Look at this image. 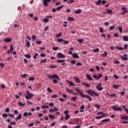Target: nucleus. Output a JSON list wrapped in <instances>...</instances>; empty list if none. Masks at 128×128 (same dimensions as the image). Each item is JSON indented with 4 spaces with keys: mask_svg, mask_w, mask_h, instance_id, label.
I'll list each match as a JSON object with an SVG mask.
<instances>
[{
    "mask_svg": "<svg viewBox=\"0 0 128 128\" xmlns=\"http://www.w3.org/2000/svg\"><path fill=\"white\" fill-rule=\"evenodd\" d=\"M32 96H34V94H32V93H30V96H25V98L26 100H30V98H32Z\"/></svg>",
    "mask_w": 128,
    "mask_h": 128,
    "instance_id": "obj_11",
    "label": "nucleus"
},
{
    "mask_svg": "<svg viewBox=\"0 0 128 128\" xmlns=\"http://www.w3.org/2000/svg\"><path fill=\"white\" fill-rule=\"evenodd\" d=\"M64 6V5H62V6H59L58 7L56 10H58V12L60 11V10H62V8H63Z\"/></svg>",
    "mask_w": 128,
    "mask_h": 128,
    "instance_id": "obj_28",
    "label": "nucleus"
},
{
    "mask_svg": "<svg viewBox=\"0 0 128 128\" xmlns=\"http://www.w3.org/2000/svg\"><path fill=\"white\" fill-rule=\"evenodd\" d=\"M96 114H97V116H100V114H102V116H104H104H107L108 115V114H105L102 112H98Z\"/></svg>",
    "mask_w": 128,
    "mask_h": 128,
    "instance_id": "obj_16",
    "label": "nucleus"
},
{
    "mask_svg": "<svg viewBox=\"0 0 128 128\" xmlns=\"http://www.w3.org/2000/svg\"><path fill=\"white\" fill-rule=\"evenodd\" d=\"M116 48H117V50H124V48L123 47H120L118 46H116Z\"/></svg>",
    "mask_w": 128,
    "mask_h": 128,
    "instance_id": "obj_24",
    "label": "nucleus"
},
{
    "mask_svg": "<svg viewBox=\"0 0 128 128\" xmlns=\"http://www.w3.org/2000/svg\"><path fill=\"white\" fill-rule=\"evenodd\" d=\"M82 84H84V86H87V88H90V84L88 83H85L84 82H82Z\"/></svg>",
    "mask_w": 128,
    "mask_h": 128,
    "instance_id": "obj_31",
    "label": "nucleus"
},
{
    "mask_svg": "<svg viewBox=\"0 0 128 128\" xmlns=\"http://www.w3.org/2000/svg\"><path fill=\"white\" fill-rule=\"evenodd\" d=\"M128 44H125L124 46V50H128Z\"/></svg>",
    "mask_w": 128,
    "mask_h": 128,
    "instance_id": "obj_52",
    "label": "nucleus"
},
{
    "mask_svg": "<svg viewBox=\"0 0 128 128\" xmlns=\"http://www.w3.org/2000/svg\"><path fill=\"white\" fill-rule=\"evenodd\" d=\"M62 34V32H60L58 34H56V38H60Z\"/></svg>",
    "mask_w": 128,
    "mask_h": 128,
    "instance_id": "obj_37",
    "label": "nucleus"
},
{
    "mask_svg": "<svg viewBox=\"0 0 128 128\" xmlns=\"http://www.w3.org/2000/svg\"><path fill=\"white\" fill-rule=\"evenodd\" d=\"M24 56L25 58H31L32 56H30V54H24V53H23Z\"/></svg>",
    "mask_w": 128,
    "mask_h": 128,
    "instance_id": "obj_20",
    "label": "nucleus"
},
{
    "mask_svg": "<svg viewBox=\"0 0 128 128\" xmlns=\"http://www.w3.org/2000/svg\"><path fill=\"white\" fill-rule=\"evenodd\" d=\"M57 62H58L60 64H62V66H64V64H66V63H64V62H66V60H58Z\"/></svg>",
    "mask_w": 128,
    "mask_h": 128,
    "instance_id": "obj_9",
    "label": "nucleus"
},
{
    "mask_svg": "<svg viewBox=\"0 0 128 128\" xmlns=\"http://www.w3.org/2000/svg\"><path fill=\"white\" fill-rule=\"evenodd\" d=\"M122 38H123L124 40H125V42H128V36H124Z\"/></svg>",
    "mask_w": 128,
    "mask_h": 128,
    "instance_id": "obj_27",
    "label": "nucleus"
},
{
    "mask_svg": "<svg viewBox=\"0 0 128 128\" xmlns=\"http://www.w3.org/2000/svg\"><path fill=\"white\" fill-rule=\"evenodd\" d=\"M113 110H116V112H120V110H121L122 112V108L120 107H118L116 105L114 106H111Z\"/></svg>",
    "mask_w": 128,
    "mask_h": 128,
    "instance_id": "obj_4",
    "label": "nucleus"
},
{
    "mask_svg": "<svg viewBox=\"0 0 128 128\" xmlns=\"http://www.w3.org/2000/svg\"><path fill=\"white\" fill-rule=\"evenodd\" d=\"M96 70H100V66H96Z\"/></svg>",
    "mask_w": 128,
    "mask_h": 128,
    "instance_id": "obj_63",
    "label": "nucleus"
},
{
    "mask_svg": "<svg viewBox=\"0 0 128 128\" xmlns=\"http://www.w3.org/2000/svg\"><path fill=\"white\" fill-rule=\"evenodd\" d=\"M110 118H106V119H104L103 120H102L101 122H110Z\"/></svg>",
    "mask_w": 128,
    "mask_h": 128,
    "instance_id": "obj_17",
    "label": "nucleus"
},
{
    "mask_svg": "<svg viewBox=\"0 0 128 128\" xmlns=\"http://www.w3.org/2000/svg\"><path fill=\"white\" fill-rule=\"evenodd\" d=\"M102 56L103 58H106V56H108V52H104V54H102Z\"/></svg>",
    "mask_w": 128,
    "mask_h": 128,
    "instance_id": "obj_26",
    "label": "nucleus"
},
{
    "mask_svg": "<svg viewBox=\"0 0 128 128\" xmlns=\"http://www.w3.org/2000/svg\"><path fill=\"white\" fill-rule=\"evenodd\" d=\"M118 30H119V32H120L121 34H122V26H119V27H118Z\"/></svg>",
    "mask_w": 128,
    "mask_h": 128,
    "instance_id": "obj_42",
    "label": "nucleus"
},
{
    "mask_svg": "<svg viewBox=\"0 0 128 128\" xmlns=\"http://www.w3.org/2000/svg\"><path fill=\"white\" fill-rule=\"evenodd\" d=\"M66 90L68 92H70V94H72L73 92L72 90H70L68 88H66Z\"/></svg>",
    "mask_w": 128,
    "mask_h": 128,
    "instance_id": "obj_36",
    "label": "nucleus"
},
{
    "mask_svg": "<svg viewBox=\"0 0 128 128\" xmlns=\"http://www.w3.org/2000/svg\"><path fill=\"white\" fill-rule=\"evenodd\" d=\"M84 39H78V42H80V44H82L84 42Z\"/></svg>",
    "mask_w": 128,
    "mask_h": 128,
    "instance_id": "obj_33",
    "label": "nucleus"
},
{
    "mask_svg": "<svg viewBox=\"0 0 128 128\" xmlns=\"http://www.w3.org/2000/svg\"><path fill=\"white\" fill-rule=\"evenodd\" d=\"M118 88H120V84H118V85L114 84L113 86V88H115V90H116V89Z\"/></svg>",
    "mask_w": 128,
    "mask_h": 128,
    "instance_id": "obj_22",
    "label": "nucleus"
},
{
    "mask_svg": "<svg viewBox=\"0 0 128 128\" xmlns=\"http://www.w3.org/2000/svg\"><path fill=\"white\" fill-rule=\"evenodd\" d=\"M57 55L58 56V58H66V56L62 52L58 53Z\"/></svg>",
    "mask_w": 128,
    "mask_h": 128,
    "instance_id": "obj_5",
    "label": "nucleus"
},
{
    "mask_svg": "<svg viewBox=\"0 0 128 128\" xmlns=\"http://www.w3.org/2000/svg\"><path fill=\"white\" fill-rule=\"evenodd\" d=\"M2 116L4 118H8V114H6V113H4V114H2Z\"/></svg>",
    "mask_w": 128,
    "mask_h": 128,
    "instance_id": "obj_35",
    "label": "nucleus"
},
{
    "mask_svg": "<svg viewBox=\"0 0 128 128\" xmlns=\"http://www.w3.org/2000/svg\"><path fill=\"white\" fill-rule=\"evenodd\" d=\"M76 92H78L79 94H80V96L82 98H87V100H89L90 102H92V98L90 97L89 95L88 94H84V92H82V91L80 90V89L78 88H76Z\"/></svg>",
    "mask_w": 128,
    "mask_h": 128,
    "instance_id": "obj_1",
    "label": "nucleus"
},
{
    "mask_svg": "<svg viewBox=\"0 0 128 128\" xmlns=\"http://www.w3.org/2000/svg\"><path fill=\"white\" fill-rule=\"evenodd\" d=\"M107 95L108 96H111V98H116V94H112L107 93Z\"/></svg>",
    "mask_w": 128,
    "mask_h": 128,
    "instance_id": "obj_14",
    "label": "nucleus"
},
{
    "mask_svg": "<svg viewBox=\"0 0 128 128\" xmlns=\"http://www.w3.org/2000/svg\"><path fill=\"white\" fill-rule=\"evenodd\" d=\"M76 98H78L77 96L72 97L71 100H74V102H76Z\"/></svg>",
    "mask_w": 128,
    "mask_h": 128,
    "instance_id": "obj_47",
    "label": "nucleus"
},
{
    "mask_svg": "<svg viewBox=\"0 0 128 128\" xmlns=\"http://www.w3.org/2000/svg\"><path fill=\"white\" fill-rule=\"evenodd\" d=\"M68 20H72V22H74V18L72 17H69L68 18Z\"/></svg>",
    "mask_w": 128,
    "mask_h": 128,
    "instance_id": "obj_39",
    "label": "nucleus"
},
{
    "mask_svg": "<svg viewBox=\"0 0 128 128\" xmlns=\"http://www.w3.org/2000/svg\"><path fill=\"white\" fill-rule=\"evenodd\" d=\"M101 2H102V4L104 6L106 4V0H102Z\"/></svg>",
    "mask_w": 128,
    "mask_h": 128,
    "instance_id": "obj_50",
    "label": "nucleus"
},
{
    "mask_svg": "<svg viewBox=\"0 0 128 128\" xmlns=\"http://www.w3.org/2000/svg\"><path fill=\"white\" fill-rule=\"evenodd\" d=\"M47 90L49 92H52V90L50 89V88L48 87L47 88Z\"/></svg>",
    "mask_w": 128,
    "mask_h": 128,
    "instance_id": "obj_57",
    "label": "nucleus"
},
{
    "mask_svg": "<svg viewBox=\"0 0 128 128\" xmlns=\"http://www.w3.org/2000/svg\"><path fill=\"white\" fill-rule=\"evenodd\" d=\"M46 58H45L44 60H42L40 62V64H46Z\"/></svg>",
    "mask_w": 128,
    "mask_h": 128,
    "instance_id": "obj_53",
    "label": "nucleus"
},
{
    "mask_svg": "<svg viewBox=\"0 0 128 128\" xmlns=\"http://www.w3.org/2000/svg\"><path fill=\"white\" fill-rule=\"evenodd\" d=\"M52 82L54 83V84H58V80H56V79H54L52 80Z\"/></svg>",
    "mask_w": 128,
    "mask_h": 128,
    "instance_id": "obj_64",
    "label": "nucleus"
},
{
    "mask_svg": "<svg viewBox=\"0 0 128 128\" xmlns=\"http://www.w3.org/2000/svg\"><path fill=\"white\" fill-rule=\"evenodd\" d=\"M114 76L116 80H118V78H120V77L117 75L114 74Z\"/></svg>",
    "mask_w": 128,
    "mask_h": 128,
    "instance_id": "obj_58",
    "label": "nucleus"
},
{
    "mask_svg": "<svg viewBox=\"0 0 128 128\" xmlns=\"http://www.w3.org/2000/svg\"><path fill=\"white\" fill-rule=\"evenodd\" d=\"M94 106H96V108H98V110H100V106L97 104H95Z\"/></svg>",
    "mask_w": 128,
    "mask_h": 128,
    "instance_id": "obj_45",
    "label": "nucleus"
},
{
    "mask_svg": "<svg viewBox=\"0 0 128 128\" xmlns=\"http://www.w3.org/2000/svg\"><path fill=\"white\" fill-rule=\"evenodd\" d=\"M60 48L58 46H56V47H54L53 48V50H58Z\"/></svg>",
    "mask_w": 128,
    "mask_h": 128,
    "instance_id": "obj_61",
    "label": "nucleus"
},
{
    "mask_svg": "<svg viewBox=\"0 0 128 128\" xmlns=\"http://www.w3.org/2000/svg\"><path fill=\"white\" fill-rule=\"evenodd\" d=\"M72 58H80V56H78V53H74L72 54Z\"/></svg>",
    "mask_w": 128,
    "mask_h": 128,
    "instance_id": "obj_10",
    "label": "nucleus"
},
{
    "mask_svg": "<svg viewBox=\"0 0 128 128\" xmlns=\"http://www.w3.org/2000/svg\"><path fill=\"white\" fill-rule=\"evenodd\" d=\"M69 84H70V86H76V84H74V82H69Z\"/></svg>",
    "mask_w": 128,
    "mask_h": 128,
    "instance_id": "obj_51",
    "label": "nucleus"
},
{
    "mask_svg": "<svg viewBox=\"0 0 128 128\" xmlns=\"http://www.w3.org/2000/svg\"><path fill=\"white\" fill-rule=\"evenodd\" d=\"M38 38V37H36V35H32V40L33 42H34V40H36V38Z\"/></svg>",
    "mask_w": 128,
    "mask_h": 128,
    "instance_id": "obj_19",
    "label": "nucleus"
},
{
    "mask_svg": "<svg viewBox=\"0 0 128 128\" xmlns=\"http://www.w3.org/2000/svg\"><path fill=\"white\" fill-rule=\"evenodd\" d=\"M128 54H124V57L120 55V58H122V60H128Z\"/></svg>",
    "mask_w": 128,
    "mask_h": 128,
    "instance_id": "obj_8",
    "label": "nucleus"
},
{
    "mask_svg": "<svg viewBox=\"0 0 128 128\" xmlns=\"http://www.w3.org/2000/svg\"><path fill=\"white\" fill-rule=\"evenodd\" d=\"M48 116L51 120L52 118H56V117L54 115L49 114Z\"/></svg>",
    "mask_w": 128,
    "mask_h": 128,
    "instance_id": "obj_44",
    "label": "nucleus"
},
{
    "mask_svg": "<svg viewBox=\"0 0 128 128\" xmlns=\"http://www.w3.org/2000/svg\"><path fill=\"white\" fill-rule=\"evenodd\" d=\"M57 42H64V40L62 39V38H59V39L57 40Z\"/></svg>",
    "mask_w": 128,
    "mask_h": 128,
    "instance_id": "obj_43",
    "label": "nucleus"
},
{
    "mask_svg": "<svg viewBox=\"0 0 128 128\" xmlns=\"http://www.w3.org/2000/svg\"><path fill=\"white\" fill-rule=\"evenodd\" d=\"M74 78L77 84H80V78H78V77H74Z\"/></svg>",
    "mask_w": 128,
    "mask_h": 128,
    "instance_id": "obj_21",
    "label": "nucleus"
},
{
    "mask_svg": "<svg viewBox=\"0 0 128 128\" xmlns=\"http://www.w3.org/2000/svg\"><path fill=\"white\" fill-rule=\"evenodd\" d=\"M106 12L108 14H112V10L109 9V10H106Z\"/></svg>",
    "mask_w": 128,
    "mask_h": 128,
    "instance_id": "obj_23",
    "label": "nucleus"
},
{
    "mask_svg": "<svg viewBox=\"0 0 128 128\" xmlns=\"http://www.w3.org/2000/svg\"><path fill=\"white\" fill-rule=\"evenodd\" d=\"M48 76L49 78L52 80H55V78H56V80H60V76L56 74H54L52 76L48 75Z\"/></svg>",
    "mask_w": 128,
    "mask_h": 128,
    "instance_id": "obj_3",
    "label": "nucleus"
},
{
    "mask_svg": "<svg viewBox=\"0 0 128 128\" xmlns=\"http://www.w3.org/2000/svg\"><path fill=\"white\" fill-rule=\"evenodd\" d=\"M0 66H1L2 68H4V63L0 64Z\"/></svg>",
    "mask_w": 128,
    "mask_h": 128,
    "instance_id": "obj_62",
    "label": "nucleus"
},
{
    "mask_svg": "<svg viewBox=\"0 0 128 128\" xmlns=\"http://www.w3.org/2000/svg\"><path fill=\"white\" fill-rule=\"evenodd\" d=\"M114 28H116V25L110 26V28H109V30H114Z\"/></svg>",
    "mask_w": 128,
    "mask_h": 128,
    "instance_id": "obj_32",
    "label": "nucleus"
},
{
    "mask_svg": "<svg viewBox=\"0 0 128 128\" xmlns=\"http://www.w3.org/2000/svg\"><path fill=\"white\" fill-rule=\"evenodd\" d=\"M100 30V32H101L102 34V32H104V28H99Z\"/></svg>",
    "mask_w": 128,
    "mask_h": 128,
    "instance_id": "obj_59",
    "label": "nucleus"
},
{
    "mask_svg": "<svg viewBox=\"0 0 128 128\" xmlns=\"http://www.w3.org/2000/svg\"><path fill=\"white\" fill-rule=\"evenodd\" d=\"M58 110H60V108L54 106V112H58Z\"/></svg>",
    "mask_w": 128,
    "mask_h": 128,
    "instance_id": "obj_56",
    "label": "nucleus"
},
{
    "mask_svg": "<svg viewBox=\"0 0 128 128\" xmlns=\"http://www.w3.org/2000/svg\"><path fill=\"white\" fill-rule=\"evenodd\" d=\"M121 120H128V116H123L121 117Z\"/></svg>",
    "mask_w": 128,
    "mask_h": 128,
    "instance_id": "obj_34",
    "label": "nucleus"
},
{
    "mask_svg": "<svg viewBox=\"0 0 128 128\" xmlns=\"http://www.w3.org/2000/svg\"><path fill=\"white\" fill-rule=\"evenodd\" d=\"M26 103L24 104H22V102H18V106H26Z\"/></svg>",
    "mask_w": 128,
    "mask_h": 128,
    "instance_id": "obj_25",
    "label": "nucleus"
},
{
    "mask_svg": "<svg viewBox=\"0 0 128 128\" xmlns=\"http://www.w3.org/2000/svg\"><path fill=\"white\" fill-rule=\"evenodd\" d=\"M100 4H102V0H98L96 2V4H97V6H100Z\"/></svg>",
    "mask_w": 128,
    "mask_h": 128,
    "instance_id": "obj_38",
    "label": "nucleus"
},
{
    "mask_svg": "<svg viewBox=\"0 0 128 128\" xmlns=\"http://www.w3.org/2000/svg\"><path fill=\"white\" fill-rule=\"evenodd\" d=\"M16 121L18 122V120H22V114H19V115L16 118H15Z\"/></svg>",
    "mask_w": 128,
    "mask_h": 128,
    "instance_id": "obj_18",
    "label": "nucleus"
},
{
    "mask_svg": "<svg viewBox=\"0 0 128 128\" xmlns=\"http://www.w3.org/2000/svg\"><path fill=\"white\" fill-rule=\"evenodd\" d=\"M4 42H12V39L10 38H6L4 39Z\"/></svg>",
    "mask_w": 128,
    "mask_h": 128,
    "instance_id": "obj_13",
    "label": "nucleus"
},
{
    "mask_svg": "<svg viewBox=\"0 0 128 128\" xmlns=\"http://www.w3.org/2000/svg\"><path fill=\"white\" fill-rule=\"evenodd\" d=\"M27 76H28V74H23L20 76V77L23 78H26L27 77Z\"/></svg>",
    "mask_w": 128,
    "mask_h": 128,
    "instance_id": "obj_40",
    "label": "nucleus"
},
{
    "mask_svg": "<svg viewBox=\"0 0 128 128\" xmlns=\"http://www.w3.org/2000/svg\"><path fill=\"white\" fill-rule=\"evenodd\" d=\"M70 115H66L64 116V120H70Z\"/></svg>",
    "mask_w": 128,
    "mask_h": 128,
    "instance_id": "obj_29",
    "label": "nucleus"
},
{
    "mask_svg": "<svg viewBox=\"0 0 128 128\" xmlns=\"http://www.w3.org/2000/svg\"><path fill=\"white\" fill-rule=\"evenodd\" d=\"M102 78V74L100 73H99L98 75V80L99 78Z\"/></svg>",
    "mask_w": 128,
    "mask_h": 128,
    "instance_id": "obj_55",
    "label": "nucleus"
},
{
    "mask_svg": "<svg viewBox=\"0 0 128 128\" xmlns=\"http://www.w3.org/2000/svg\"><path fill=\"white\" fill-rule=\"evenodd\" d=\"M28 80H32V81L34 80V77H30L28 79Z\"/></svg>",
    "mask_w": 128,
    "mask_h": 128,
    "instance_id": "obj_60",
    "label": "nucleus"
},
{
    "mask_svg": "<svg viewBox=\"0 0 128 128\" xmlns=\"http://www.w3.org/2000/svg\"><path fill=\"white\" fill-rule=\"evenodd\" d=\"M104 118V115L103 114V116H97L96 117V120H100V118Z\"/></svg>",
    "mask_w": 128,
    "mask_h": 128,
    "instance_id": "obj_30",
    "label": "nucleus"
},
{
    "mask_svg": "<svg viewBox=\"0 0 128 128\" xmlns=\"http://www.w3.org/2000/svg\"><path fill=\"white\" fill-rule=\"evenodd\" d=\"M86 78L88 80H92V76L90 75L87 74H86Z\"/></svg>",
    "mask_w": 128,
    "mask_h": 128,
    "instance_id": "obj_12",
    "label": "nucleus"
},
{
    "mask_svg": "<svg viewBox=\"0 0 128 128\" xmlns=\"http://www.w3.org/2000/svg\"><path fill=\"white\" fill-rule=\"evenodd\" d=\"M44 0V6H48V4L50 2H52V0Z\"/></svg>",
    "mask_w": 128,
    "mask_h": 128,
    "instance_id": "obj_6",
    "label": "nucleus"
},
{
    "mask_svg": "<svg viewBox=\"0 0 128 128\" xmlns=\"http://www.w3.org/2000/svg\"><path fill=\"white\" fill-rule=\"evenodd\" d=\"M93 52H100V48H97L95 50H94Z\"/></svg>",
    "mask_w": 128,
    "mask_h": 128,
    "instance_id": "obj_48",
    "label": "nucleus"
},
{
    "mask_svg": "<svg viewBox=\"0 0 128 128\" xmlns=\"http://www.w3.org/2000/svg\"><path fill=\"white\" fill-rule=\"evenodd\" d=\"M93 78H95V80H98V74H95L93 76Z\"/></svg>",
    "mask_w": 128,
    "mask_h": 128,
    "instance_id": "obj_54",
    "label": "nucleus"
},
{
    "mask_svg": "<svg viewBox=\"0 0 128 128\" xmlns=\"http://www.w3.org/2000/svg\"><path fill=\"white\" fill-rule=\"evenodd\" d=\"M96 88L98 90H104V87L102 86V83H100L98 86H96Z\"/></svg>",
    "mask_w": 128,
    "mask_h": 128,
    "instance_id": "obj_7",
    "label": "nucleus"
},
{
    "mask_svg": "<svg viewBox=\"0 0 128 128\" xmlns=\"http://www.w3.org/2000/svg\"><path fill=\"white\" fill-rule=\"evenodd\" d=\"M26 46L27 48H30V42L29 41H28L26 44Z\"/></svg>",
    "mask_w": 128,
    "mask_h": 128,
    "instance_id": "obj_41",
    "label": "nucleus"
},
{
    "mask_svg": "<svg viewBox=\"0 0 128 128\" xmlns=\"http://www.w3.org/2000/svg\"><path fill=\"white\" fill-rule=\"evenodd\" d=\"M38 53H36L34 56V60H36L37 58H38Z\"/></svg>",
    "mask_w": 128,
    "mask_h": 128,
    "instance_id": "obj_49",
    "label": "nucleus"
},
{
    "mask_svg": "<svg viewBox=\"0 0 128 128\" xmlns=\"http://www.w3.org/2000/svg\"><path fill=\"white\" fill-rule=\"evenodd\" d=\"M86 92H88V94H90L92 96H100V94L92 90H87Z\"/></svg>",
    "mask_w": 128,
    "mask_h": 128,
    "instance_id": "obj_2",
    "label": "nucleus"
},
{
    "mask_svg": "<svg viewBox=\"0 0 128 128\" xmlns=\"http://www.w3.org/2000/svg\"><path fill=\"white\" fill-rule=\"evenodd\" d=\"M74 12V14H80L82 13V10L78 9V10H76Z\"/></svg>",
    "mask_w": 128,
    "mask_h": 128,
    "instance_id": "obj_15",
    "label": "nucleus"
},
{
    "mask_svg": "<svg viewBox=\"0 0 128 128\" xmlns=\"http://www.w3.org/2000/svg\"><path fill=\"white\" fill-rule=\"evenodd\" d=\"M10 108H7L5 109L6 112H7L8 114V112H10Z\"/></svg>",
    "mask_w": 128,
    "mask_h": 128,
    "instance_id": "obj_46",
    "label": "nucleus"
}]
</instances>
